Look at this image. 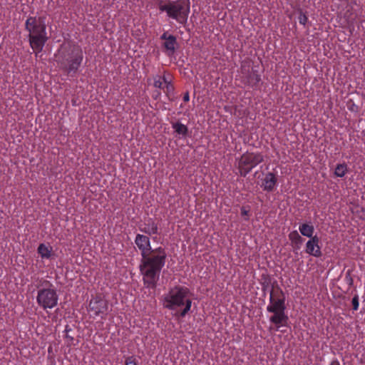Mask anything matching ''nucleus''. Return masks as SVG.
<instances>
[{"mask_svg": "<svg viewBox=\"0 0 365 365\" xmlns=\"http://www.w3.org/2000/svg\"><path fill=\"white\" fill-rule=\"evenodd\" d=\"M135 243L142 257L140 271L143 284L148 288L155 289L165 264L166 252L162 247L152 249L149 237L141 234L136 235Z\"/></svg>", "mask_w": 365, "mask_h": 365, "instance_id": "obj_1", "label": "nucleus"}, {"mask_svg": "<svg viewBox=\"0 0 365 365\" xmlns=\"http://www.w3.org/2000/svg\"><path fill=\"white\" fill-rule=\"evenodd\" d=\"M285 296L282 289L277 285L273 287L269 293V303L266 309L267 312L272 313L269 317V322L274 327H269V329H274L275 331H280L283 327H287L289 317L285 313Z\"/></svg>", "mask_w": 365, "mask_h": 365, "instance_id": "obj_2", "label": "nucleus"}, {"mask_svg": "<svg viewBox=\"0 0 365 365\" xmlns=\"http://www.w3.org/2000/svg\"><path fill=\"white\" fill-rule=\"evenodd\" d=\"M189 295L190 289L187 287L175 286L163 295V307L169 310H177L175 316L183 318L192 307V302Z\"/></svg>", "mask_w": 365, "mask_h": 365, "instance_id": "obj_3", "label": "nucleus"}, {"mask_svg": "<svg viewBox=\"0 0 365 365\" xmlns=\"http://www.w3.org/2000/svg\"><path fill=\"white\" fill-rule=\"evenodd\" d=\"M61 71L69 77H76L83 61V52L78 45L61 48L56 55Z\"/></svg>", "mask_w": 365, "mask_h": 365, "instance_id": "obj_4", "label": "nucleus"}, {"mask_svg": "<svg viewBox=\"0 0 365 365\" xmlns=\"http://www.w3.org/2000/svg\"><path fill=\"white\" fill-rule=\"evenodd\" d=\"M25 29L29 32L30 46L36 53H40L48 40L43 19L29 16L25 22Z\"/></svg>", "mask_w": 365, "mask_h": 365, "instance_id": "obj_5", "label": "nucleus"}, {"mask_svg": "<svg viewBox=\"0 0 365 365\" xmlns=\"http://www.w3.org/2000/svg\"><path fill=\"white\" fill-rule=\"evenodd\" d=\"M158 8L161 12H165L170 19L175 20L183 26H186L190 11L189 1L186 2L185 0L160 1Z\"/></svg>", "mask_w": 365, "mask_h": 365, "instance_id": "obj_6", "label": "nucleus"}, {"mask_svg": "<svg viewBox=\"0 0 365 365\" xmlns=\"http://www.w3.org/2000/svg\"><path fill=\"white\" fill-rule=\"evenodd\" d=\"M264 160L261 153L246 152L238 161V169L241 176L246 177L250 172Z\"/></svg>", "mask_w": 365, "mask_h": 365, "instance_id": "obj_7", "label": "nucleus"}, {"mask_svg": "<svg viewBox=\"0 0 365 365\" xmlns=\"http://www.w3.org/2000/svg\"><path fill=\"white\" fill-rule=\"evenodd\" d=\"M48 288H41L38 290L36 302L43 309H53L58 304V296L56 289L49 282Z\"/></svg>", "mask_w": 365, "mask_h": 365, "instance_id": "obj_8", "label": "nucleus"}, {"mask_svg": "<svg viewBox=\"0 0 365 365\" xmlns=\"http://www.w3.org/2000/svg\"><path fill=\"white\" fill-rule=\"evenodd\" d=\"M88 309L96 317L101 316L104 319L109 309V302L102 294H96L90 300Z\"/></svg>", "mask_w": 365, "mask_h": 365, "instance_id": "obj_9", "label": "nucleus"}, {"mask_svg": "<svg viewBox=\"0 0 365 365\" xmlns=\"http://www.w3.org/2000/svg\"><path fill=\"white\" fill-rule=\"evenodd\" d=\"M320 239L317 235L311 237L307 242L305 245V252L315 257H320L322 255L321 250Z\"/></svg>", "mask_w": 365, "mask_h": 365, "instance_id": "obj_10", "label": "nucleus"}, {"mask_svg": "<svg viewBox=\"0 0 365 365\" xmlns=\"http://www.w3.org/2000/svg\"><path fill=\"white\" fill-rule=\"evenodd\" d=\"M277 186V176L275 173L268 172L262 179L260 187L267 192H273Z\"/></svg>", "mask_w": 365, "mask_h": 365, "instance_id": "obj_11", "label": "nucleus"}, {"mask_svg": "<svg viewBox=\"0 0 365 365\" xmlns=\"http://www.w3.org/2000/svg\"><path fill=\"white\" fill-rule=\"evenodd\" d=\"M139 230L142 232L152 235L158 234V227L152 219H149L147 222L139 227Z\"/></svg>", "mask_w": 365, "mask_h": 365, "instance_id": "obj_12", "label": "nucleus"}, {"mask_svg": "<svg viewBox=\"0 0 365 365\" xmlns=\"http://www.w3.org/2000/svg\"><path fill=\"white\" fill-rule=\"evenodd\" d=\"M178 45L177 38L173 35H169V38L167 41H164L163 46L166 50V53L168 56L174 54Z\"/></svg>", "mask_w": 365, "mask_h": 365, "instance_id": "obj_13", "label": "nucleus"}, {"mask_svg": "<svg viewBox=\"0 0 365 365\" xmlns=\"http://www.w3.org/2000/svg\"><path fill=\"white\" fill-rule=\"evenodd\" d=\"M299 231L300 234L304 237L308 238L314 237V225L309 223H302L299 226Z\"/></svg>", "mask_w": 365, "mask_h": 365, "instance_id": "obj_14", "label": "nucleus"}, {"mask_svg": "<svg viewBox=\"0 0 365 365\" xmlns=\"http://www.w3.org/2000/svg\"><path fill=\"white\" fill-rule=\"evenodd\" d=\"M289 240L291 241L292 246L294 249H299L300 245L304 242V239L297 230L292 231L288 235Z\"/></svg>", "mask_w": 365, "mask_h": 365, "instance_id": "obj_15", "label": "nucleus"}, {"mask_svg": "<svg viewBox=\"0 0 365 365\" xmlns=\"http://www.w3.org/2000/svg\"><path fill=\"white\" fill-rule=\"evenodd\" d=\"M261 81L260 75L255 71L250 72L247 76V84L252 88H255Z\"/></svg>", "mask_w": 365, "mask_h": 365, "instance_id": "obj_16", "label": "nucleus"}, {"mask_svg": "<svg viewBox=\"0 0 365 365\" xmlns=\"http://www.w3.org/2000/svg\"><path fill=\"white\" fill-rule=\"evenodd\" d=\"M37 252L42 259H48L52 256V247L43 243L38 245Z\"/></svg>", "mask_w": 365, "mask_h": 365, "instance_id": "obj_17", "label": "nucleus"}, {"mask_svg": "<svg viewBox=\"0 0 365 365\" xmlns=\"http://www.w3.org/2000/svg\"><path fill=\"white\" fill-rule=\"evenodd\" d=\"M172 128L174 129L176 134L185 138L188 134V128L180 122L172 123Z\"/></svg>", "mask_w": 365, "mask_h": 365, "instance_id": "obj_18", "label": "nucleus"}, {"mask_svg": "<svg viewBox=\"0 0 365 365\" xmlns=\"http://www.w3.org/2000/svg\"><path fill=\"white\" fill-rule=\"evenodd\" d=\"M348 171V167L346 163L338 164L335 168L334 175L339 178H343Z\"/></svg>", "mask_w": 365, "mask_h": 365, "instance_id": "obj_19", "label": "nucleus"}, {"mask_svg": "<svg viewBox=\"0 0 365 365\" xmlns=\"http://www.w3.org/2000/svg\"><path fill=\"white\" fill-rule=\"evenodd\" d=\"M168 78L164 76H156L154 77V86L158 88L164 89L163 86L165 83H167Z\"/></svg>", "mask_w": 365, "mask_h": 365, "instance_id": "obj_20", "label": "nucleus"}, {"mask_svg": "<svg viewBox=\"0 0 365 365\" xmlns=\"http://www.w3.org/2000/svg\"><path fill=\"white\" fill-rule=\"evenodd\" d=\"M250 207H245V206H242L241 207V215L242 217H245V220H249V216H250Z\"/></svg>", "mask_w": 365, "mask_h": 365, "instance_id": "obj_21", "label": "nucleus"}, {"mask_svg": "<svg viewBox=\"0 0 365 365\" xmlns=\"http://www.w3.org/2000/svg\"><path fill=\"white\" fill-rule=\"evenodd\" d=\"M351 304H352L353 309H354V311L358 310L359 307V296H358L357 294H356V295L352 298Z\"/></svg>", "mask_w": 365, "mask_h": 365, "instance_id": "obj_22", "label": "nucleus"}, {"mask_svg": "<svg viewBox=\"0 0 365 365\" xmlns=\"http://www.w3.org/2000/svg\"><path fill=\"white\" fill-rule=\"evenodd\" d=\"M299 22L302 25H305L308 21V17L304 13L301 12L299 16Z\"/></svg>", "mask_w": 365, "mask_h": 365, "instance_id": "obj_23", "label": "nucleus"}, {"mask_svg": "<svg viewBox=\"0 0 365 365\" xmlns=\"http://www.w3.org/2000/svg\"><path fill=\"white\" fill-rule=\"evenodd\" d=\"M125 365H136V361L134 356H128L125 359Z\"/></svg>", "mask_w": 365, "mask_h": 365, "instance_id": "obj_24", "label": "nucleus"}, {"mask_svg": "<svg viewBox=\"0 0 365 365\" xmlns=\"http://www.w3.org/2000/svg\"><path fill=\"white\" fill-rule=\"evenodd\" d=\"M165 87L166 88V91H165L166 93H169L170 91H173V87L169 82L168 79L167 80V83H165Z\"/></svg>", "mask_w": 365, "mask_h": 365, "instance_id": "obj_25", "label": "nucleus"}, {"mask_svg": "<svg viewBox=\"0 0 365 365\" xmlns=\"http://www.w3.org/2000/svg\"><path fill=\"white\" fill-rule=\"evenodd\" d=\"M169 35H168L167 32H164L160 36V39L163 40L164 41H167Z\"/></svg>", "mask_w": 365, "mask_h": 365, "instance_id": "obj_26", "label": "nucleus"}, {"mask_svg": "<svg viewBox=\"0 0 365 365\" xmlns=\"http://www.w3.org/2000/svg\"><path fill=\"white\" fill-rule=\"evenodd\" d=\"M329 365H341V364L337 359H334L330 362Z\"/></svg>", "mask_w": 365, "mask_h": 365, "instance_id": "obj_27", "label": "nucleus"}, {"mask_svg": "<svg viewBox=\"0 0 365 365\" xmlns=\"http://www.w3.org/2000/svg\"><path fill=\"white\" fill-rule=\"evenodd\" d=\"M183 100L184 101H188L190 100V96H189V93H187L184 96H183Z\"/></svg>", "mask_w": 365, "mask_h": 365, "instance_id": "obj_28", "label": "nucleus"}, {"mask_svg": "<svg viewBox=\"0 0 365 365\" xmlns=\"http://www.w3.org/2000/svg\"><path fill=\"white\" fill-rule=\"evenodd\" d=\"M66 338L70 339L71 340H73V337H71L68 335H66Z\"/></svg>", "mask_w": 365, "mask_h": 365, "instance_id": "obj_29", "label": "nucleus"}]
</instances>
